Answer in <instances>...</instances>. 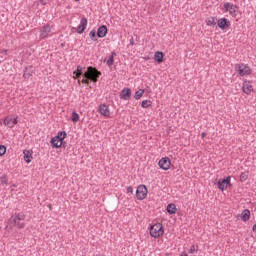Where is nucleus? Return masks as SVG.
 <instances>
[{
    "mask_svg": "<svg viewBox=\"0 0 256 256\" xmlns=\"http://www.w3.org/2000/svg\"><path fill=\"white\" fill-rule=\"evenodd\" d=\"M71 121L72 123H77V121H79V114L77 112H72Z\"/></svg>",
    "mask_w": 256,
    "mask_h": 256,
    "instance_id": "obj_28",
    "label": "nucleus"
},
{
    "mask_svg": "<svg viewBox=\"0 0 256 256\" xmlns=\"http://www.w3.org/2000/svg\"><path fill=\"white\" fill-rule=\"evenodd\" d=\"M99 113H100V115H103L104 117H109V115H110L109 107L105 104H101L99 106Z\"/></svg>",
    "mask_w": 256,
    "mask_h": 256,
    "instance_id": "obj_13",
    "label": "nucleus"
},
{
    "mask_svg": "<svg viewBox=\"0 0 256 256\" xmlns=\"http://www.w3.org/2000/svg\"><path fill=\"white\" fill-rule=\"evenodd\" d=\"M1 53H2L3 55H7V50L4 49V50L1 51Z\"/></svg>",
    "mask_w": 256,
    "mask_h": 256,
    "instance_id": "obj_39",
    "label": "nucleus"
},
{
    "mask_svg": "<svg viewBox=\"0 0 256 256\" xmlns=\"http://www.w3.org/2000/svg\"><path fill=\"white\" fill-rule=\"evenodd\" d=\"M141 106L143 109H147V107H151V101L150 100H143L141 103Z\"/></svg>",
    "mask_w": 256,
    "mask_h": 256,
    "instance_id": "obj_30",
    "label": "nucleus"
},
{
    "mask_svg": "<svg viewBox=\"0 0 256 256\" xmlns=\"http://www.w3.org/2000/svg\"><path fill=\"white\" fill-rule=\"evenodd\" d=\"M115 57H117V53L111 52V55L109 56V59H108L107 62H106L107 65H108V67L113 66Z\"/></svg>",
    "mask_w": 256,
    "mask_h": 256,
    "instance_id": "obj_22",
    "label": "nucleus"
},
{
    "mask_svg": "<svg viewBox=\"0 0 256 256\" xmlns=\"http://www.w3.org/2000/svg\"><path fill=\"white\" fill-rule=\"evenodd\" d=\"M224 9L225 11L229 12V14L231 15V17H237V6L229 3V2H226L224 4Z\"/></svg>",
    "mask_w": 256,
    "mask_h": 256,
    "instance_id": "obj_7",
    "label": "nucleus"
},
{
    "mask_svg": "<svg viewBox=\"0 0 256 256\" xmlns=\"http://www.w3.org/2000/svg\"><path fill=\"white\" fill-rule=\"evenodd\" d=\"M14 226L18 227V229H24L25 228V223H23V221H25V214L23 213H19L17 214L14 219Z\"/></svg>",
    "mask_w": 256,
    "mask_h": 256,
    "instance_id": "obj_4",
    "label": "nucleus"
},
{
    "mask_svg": "<svg viewBox=\"0 0 256 256\" xmlns=\"http://www.w3.org/2000/svg\"><path fill=\"white\" fill-rule=\"evenodd\" d=\"M167 212L170 215H175L177 213V206L175 204H168L167 206Z\"/></svg>",
    "mask_w": 256,
    "mask_h": 256,
    "instance_id": "obj_19",
    "label": "nucleus"
},
{
    "mask_svg": "<svg viewBox=\"0 0 256 256\" xmlns=\"http://www.w3.org/2000/svg\"><path fill=\"white\" fill-rule=\"evenodd\" d=\"M218 27L220 29H229L231 27V22L227 18H221L218 20Z\"/></svg>",
    "mask_w": 256,
    "mask_h": 256,
    "instance_id": "obj_10",
    "label": "nucleus"
},
{
    "mask_svg": "<svg viewBox=\"0 0 256 256\" xmlns=\"http://www.w3.org/2000/svg\"><path fill=\"white\" fill-rule=\"evenodd\" d=\"M247 179H249V172H242L240 175V181L243 183L245 181H247Z\"/></svg>",
    "mask_w": 256,
    "mask_h": 256,
    "instance_id": "obj_26",
    "label": "nucleus"
},
{
    "mask_svg": "<svg viewBox=\"0 0 256 256\" xmlns=\"http://www.w3.org/2000/svg\"><path fill=\"white\" fill-rule=\"evenodd\" d=\"M120 99L123 101H129L131 99V88H124L120 92Z\"/></svg>",
    "mask_w": 256,
    "mask_h": 256,
    "instance_id": "obj_9",
    "label": "nucleus"
},
{
    "mask_svg": "<svg viewBox=\"0 0 256 256\" xmlns=\"http://www.w3.org/2000/svg\"><path fill=\"white\" fill-rule=\"evenodd\" d=\"M23 77H24V79H29V77H31V72H27V68L24 71Z\"/></svg>",
    "mask_w": 256,
    "mask_h": 256,
    "instance_id": "obj_32",
    "label": "nucleus"
},
{
    "mask_svg": "<svg viewBox=\"0 0 256 256\" xmlns=\"http://www.w3.org/2000/svg\"><path fill=\"white\" fill-rule=\"evenodd\" d=\"M23 155H24V161L26 163H31V161H33V152L29 150H24Z\"/></svg>",
    "mask_w": 256,
    "mask_h": 256,
    "instance_id": "obj_15",
    "label": "nucleus"
},
{
    "mask_svg": "<svg viewBox=\"0 0 256 256\" xmlns=\"http://www.w3.org/2000/svg\"><path fill=\"white\" fill-rule=\"evenodd\" d=\"M127 193H133V187L129 186V187L127 188Z\"/></svg>",
    "mask_w": 256,
    "mask_h": 256,
    "instance_id": "obj_35",
    "label": "nucleus"
},
{
    "mask_svg": "<svg viewBox=\"0 0 256 256\" xmlns=\"http://www.w3.org/2000/svg\"><path fill=\"white\" fill-rule=\"evenodd\" d=\"M195 251V246H192L190 249V253H193Z\"/></svg>",
    "mask_w": 256,
    "mask_h": 256,
    "instance_id": "obj_40",
    "label": "nucleus"
},
{
    "mask_svg": "<svg viewBox=\"0 0 256 256\" xmlns=\"http://www.w3.org/2000/svg\"><path fill=\"white\" fill-rule=\"evenodd\" d=\"M180 256H188V255H187V252L184 251V252L181 253Z\"/></svg>",
    "mask_w": 256,
    "mask_h": 256,
    "instance_id": "obj_41",
    "label": "nucleus"
},
{
    "mask_svg": "<svg viewBox=\"0 0 256 256\" xmlns=\"http://www.w3.org/2000/svg\"><path fill=\"white\" fill-rule=\"evenodd\" d=\"M75 1H79V0H75Z\"/></svg>",
    "mask_w": 256,
    "mask_h": 256,
    "instance_id": "obj_43",
    "label": "nucleus"
},
{
    "mask_svg": "<svg viewBox=\"0 0 256 256\" xmlns=\"http://www.w3.org/2000/svg\"><path fill=\"white\" fill-rule=\"evenodd\" d=\"M87 29V18H82L80 21V25L77 28V33L81 34L83 31Z\"/></svg>",
    "mask_w": 256,
    "mask_h": 256,
    "instance_id": "obj_12",
    "label": "nucleus"
},
{
    "mask_svg": "<svg viewBox=\"0 0 256 256\" xmlns=\"http://www.w3.org/2000/svg\"><path fill=\"white\" fill-rule=\"evenodd\" d=\"M201 137H202V139H204V137H207V133L203 132V133L201 134Z\"/></svg>",
    "mask_w": 256,
    "mask_h": 256,
    "instance_id": "obj_38",
    "label": "nucleus"
},
{
    "mask_svg": "<svg viewBox=\"0 0 256 256\" xmlns=\"http://www.w3.org/2000/svg\"><path fill=\"white\" fill-rule=\"evenodd\" d=\"M242 91L246 95H249V93L253 92V86L251 85L250 81H244L242 85Z\"/></svg>",
    "mask_w": 256,
    "mask_h": 256,
    "instance_id": "obj_11",
    "label": "nucleus"
},
{
    "mask_svg": "<svg viewBox=\"0 0 256 256\" xmlns=\"http://www.w3.org/2000/svg\"><path fill=\"white\" fill-rule=\"evenodd\" d=\"M217 18L215 17H210L206 20V25H208V27H215L217 25Z\"/></svg>",
    "mask_w": 256,
    "mask_h": 256,
    "instance_id": "obj_20",
    "label": "nucleus"
},
{
    "mask_svg": "<svg viewBox=\"0 0 256 256\" xmlns=\"http://www.w3.org/2000/svg\"><path fill=\"white\" fill-rule=\"evenodd\" d=\"M163 224L156 223L150 227V235L151 237H154V239H157L163 235Z\"/></svg>",
    "mask_w": 256,
    "mask_h": 256,
    "instance_id": "obj_2",
    "label": "nucleus"
},
{
    "mask_svg": "<svg viewBox=\"0 0 256 256\" xmlns=\"http://www.w3.org/2000/svg\"><path fill=\"white\" fill-rule=\"evenodd\" d=\"M4 125H6V127H9L10 129H13V118L11 116H7L4 119Z\"/></svg>",
    "mask_w": 256,
    "mask_h": 256,
    "instance_id": "obj_21",
    "label": "nucleus"
},
{
    "mask_svg": "<svg viewBox=\"0 0 256 256\" xmlns=\"http://www.w3.org/2000/svg\"><path fill=\"white\" fill-rule=\"evenodd\" d=\"M99 77H101V72L97 70V68L89 66L87 71L84 73L81 83H84V85H89V81L97 83Z\"/></svg>",
    "mask_w": 256,
    "mask_h": 256,
    "instance_id": "obj_1",
    "label": "nucleus"
},
{
    "mask_svg": "<svg viewBox=\"0 0 256 256\" xmlns=\"http://www.w3.org/2000/svg\"><path fill=\"white\" fill-rule=\"evenodd\" d=\"M144 93H145V90H143V89L136 91L135 95H134V99L139 100L140 98L143 97Z\"/></svg>",
    "mask_w": 256,
    "mask_h": 256,
    "instance_id": "obj_24",
    "label": "nucleus"
},
{
    "mask_svg": "<svg viewBox=\"0 0 256 256\" xmlns=\"http://www.w3.org/2000/svg\"><path fill=\"white\" fill-rule=\"evenodd\" d=\"M48 207H49L50 211L53 209V207L51 206V204H49Z\"/></svg>",
    "mask_w": 256,
    "mask_h": 256,
    "instance_id": "obj_42",
    "label": "nucleus"
},
{
    "mask_svg": "<svg viewBox=\"0 0 256 256\" xmlns=\"http://www.w3.org/2000/svg\"><path fill=\"white\" fill-rule=\"evenodd\" d=\"M235 71L238 72L240 77H245V75H251V67L247 64H236Z\"/></svg>",
    "mask_w": 256,
    "mask_h": 256,
    "instance_id": "obj_3",
    "label": "nucleus"
},
{
    "mask_svg": "<svg viewBox=\"0 0 256 256\" xmlns=\"http://www.w3.org/2000/svg\"><path fill=\"white\" fill-rule=\"evenodd\" d=\"M130 45L134 46L135 42L133 41V38L130 39Z\"/></svg>",
    "mask_w": 256,
    "mask_h": 256,
    "instance_id": "obj_37",
    "label": "nucleus"
},
{
    "mask_svg": "<svg viewBox=\"0 0 256 256\" xmlns=\"http://www.w3.org/2000/svg\"><path fill=\"white\" fill-rule=\"evenodd\" d=\"M222 181L224 183H226L227 185H229L231 183V176H228V177L224 178Z\"/></svg>",
    "mask_w": 256,
    "mask_h": 256,
    "instance_id": "obj_33",
    "label": "nucleus"
},
{
    "mask_svg": "<svg viewBox=\"0 0 256 256\" xmlns=\"http://www.w3.org/2000/svg\"><path fill=\"white\" fill-rule=\"evenodd\" d=\"M136 197L139 201H143L147 197V187L145 185H139L136 190Z\"/></svg>",
    "mask_w": 256,
    "mask_h": 256,
    "instance_id": "obj_5",
    "label": "nucleus"
},
{
    "mask_svg": "<svg viewBox=\"0 0 256 256\" xmlns=\"http://www.w3.org/2000/svg\"><path fill=\"white\" fill-rule=\"evenodd\" d=\"M51 25L47 24L40 29V39H47L51 33Z\"/></svg>",
    "mask_w": 256,
    "mask_h": 256,
    "instance_id": "obj_8",
    "label": "nucleus"
},
{
    "mask_svg": "<svg viewBox=\"0 0 256 256\" xmlns=\"http://www.w3.org/2000/svg\"><path fill=\"white\" fill-rule=\"evenodd\" d=\"M250 218H251V211H249V209H245L244 211H242V214H241L242 221L244 222L249 221Z\"/></svg>",
    "mask_w": 256,
    "mask_h": 256,
    "instance_id": "obj_18",
    "label": "nucleus"
},
{
    "mask_svg": "<svg viewBox=\"0 0 256 256\" xmlns=\"http://www.w3.org/2000/svg\"><path fill=\"white\" fill-rule=\"evenodd\" d=\"M89 37L92 41H97V31L95 30L90 31Z\"/></svg>",
    "mask_w": 256,
    "mask_h": 256,
    "instance_id": "obj_29",
    "label": "nucleus"
},
{
    "mask_svg": "<svg viewBox=\"0 0 256 256\" xmlns=\"http://www.w3.org/2000/svg\"><path fill=\"white\" fill-rule=\"evenodd\" d=\"M65 137H67V132L61 131L54 138L59 139L61 143H63V139H65Z\"/></svg>",
    "mask_w": 256,
    "mask_h": 256,
    "instance_id": "obj_23",
    "label": "nucleus"
},
{
    "mask_svg": "<svg viewBox=\"0 0 256 256\" xmlns=\"http://www.w3.org/2000/svg\"><path fill=\"white\" fill-rule=\"evenodd\" d=\"M76 75V79H79L83 75V68L81 66H77V70L74 72Z\"/></svg>",
    "mask_w": 256,
    "mask_h": 256,
    "instance_id": "obj_25",
    "label": "nucleus"
},
{
    "mask_svg": "<svg viewBox=\"0 0 256 256\" xmlns=\"http://www.w3.org/2000/svg\"><path fill=\"white\" fill-rule=\"evenodd\" d=\"M7 153V147L5 145H0V157H3Z\"/></svg>",
    "mask_w": 256,
    "mask_h": 256,
    "instance_id": "obj_31",
    "label": "nucleus"
},
{
    "mask_svg": "<svg viewBox=\"0 0 256 256\" xmlns=\"http://www.w3.org/2000/svg\"><path fill=\"white\" fill-rule=\"evenodd\" d=\"M158 165L163 171H169L171 169V160L168 157H164L159 160Z\"/></svg>",
    "mask_w": 256,
    "mask_h": 256,
    "instance_id": "obj_6",
    "label": "nucleus"
},
{
    "mask_svg": "<svg viewBox=\"0 0 256 256\" xmlns=\"http://www.w3.org/2000/svg\"><path fill=\"white\" fill-rule=\"evenodd\" d=\"M105 35H107V26L102 25L97 30V37H99V39H103Z\"/></svg>",
    "mask_w": 256,
    "mask_h": 256,
    "instance_id": "obj_14",
    "label": "nucleus"
},
{
    "mask_svg": "<svg viewBox=\"0 0 256 256\" xmlns=\"http://www.w3.org/2000/svg\"><path fill=\"white\" fill-rule=\"evenodd\" d=\"M163 57H165L163 52L157 51L154 54V61H156V63H163Z\"/></svg>",
    "mask_w": 256,
    "mask_h": 256,
    "instance_id": "obj_17",
    "label": "nucleus"
},
{
    "mask_svg": "<svg viewBox=\"0 0 256 256\" xmlns=\"http://www.w3.org/2000/svg\"><path fill=\"white\" fill-rule=\"evenodd\" d=\"M218 189H220V191H225V189H227V184L223 180H219Z\"/></svg>",
    "mask_w": 256,
    "mask_h": 256,
    "instance_id": "obj_27",
    "label": "nucleus"
},
{
    "mask_svg": "<svg viewBox=\"0 0 256 256\" xmlns=\"http://www.w3.org/2000/svg\"><path fill=\"white\" fill-rule=\"evenodd\" d=\"M12 123H13V127H15V125H17V118H12Z\"/></svg>",
    "mask_w": 256,
    "mask_h": 256,
    "instance_id": "obj_34",
    "label": "nucleus"
},
{
    "mask_svg": "<svg viewBox=\"0 0 256 256\" xmlns=\"http://www.w3.org/2000/svg\"><path fill=\"white\" fill-rule=\"evenodd\" d=\"M41 5H47V0H40Z\"/></svg>",
    "mask_w": 256,
    "mask_h": 256,
    "instance_id": "obj_36",
    "label": "nucleus"
},
{
    "mask_svg": "<svg viewBox=\"0 0 256 256\" xmlns=\"http://www.w3.org/2000/svg\"><path fill=\"white\" fill-rule=\"evenodd\" d=\"M50 143L54 149H59V147L63 145V142H61L60 139H57L55 137L51 139Z\"/></svg>",
    "mask_w": 256,
    "mask_h": 256,
    "instance_id": "obj_16",
    "label": "nucleus"
}]
</instances>
